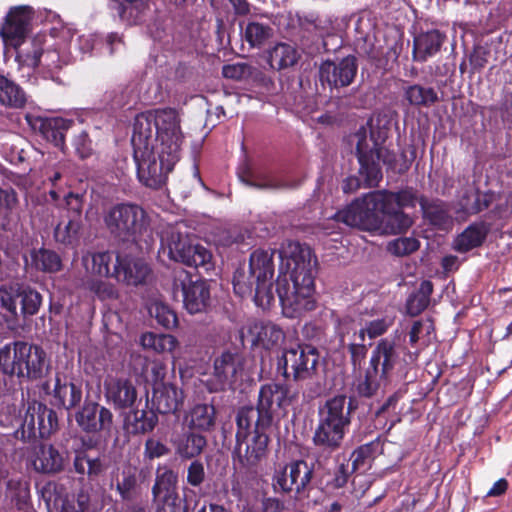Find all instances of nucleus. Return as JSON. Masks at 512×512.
<instances>
[{"label": "nucleus", "instance_id": "f257e3e1", "mask_svg": "<svg viewBox=\"0 0 512 512\" xmlns=\"http://www.w3.org/2000/svg\"><path fill=\"white\" fill-rule=\"evenodd\" d=\"M277 294L286 317H299L315 307L314 276L316 258L311 249L298 242H288L280 250Z\"/></svg>", "mask_w": 512, "mask_h": 512}, {"label": "nucleus", "instance_id": "f03ea898", "mask_svg": "<svg viewBox=\"0 0 512 512\" xmlns=\"http://www.w3.org/2000/svg\"><path fill=\"white\" fill-rule=\"evenodd\" d=\"M389 123L385 115H374L349 138L350 144L356 148L360 164L359 174L368 187L377 186L382 178L380 161L398 172L408 168L407 165L397 168L395 154L384 146L389 133Z\"/></svg>", "mask_w": 512, "mask_h": 512}, {"label": "nucleus", "instance_id": "7ed1b4c3", "mask_svg": "<svg viewBox=\"0 0 512 512\" xmlns=\"http://www.w3.org/2000/svg\"><path fill=\"white\" fill-rule=\"evenodd\" d=\"M332 219L349 227L386 234L406 231L412 219L395 206L378 207L368 203V196L357 199L346 209L337 212Z\"/></svg>", "mask_w": 512, "mask_h": 512}, {"label": "nucleus", "instance_id": "20e7f679", "mask_svg": "<svg viewBox=\"0 0 512 512\" xmlns=\"http://www.w3.org/2000/svg\"><path fill=\"white\" fill-rule=\"evenodd\" d=\"M274 254L272 248L254 250L250 254L247 269L239 268L233 277L235 293L241 297L254 293L255 304L263 309L270 307L275 300L272 282Z\"/></svg>", "mask_w": 512, "mask_h": 512}, {"label": "nucleus", "instance_id": "39448f33", "mask_svg": "<svg viewBox=\"0 0 512 512\" xmlns=\"http://www.w3.org/2000/svg\"><path fill=\"white\" fill-rule=\"evenodd\" d=\"M254 412L246 417L236 416V446L234 465L245 473H255L268 453L269 427L255 422Z\"/></svg>", "mask_w": 512, "mask_h": 512}, {"label": "nucleus", "instance_id": "423d86ee", "mask_svg": "<svg viewBox=\"0 0 512 512\" xmlns=\"http://www.w3.org/2000/svg\"><path fill=\"white\" fill-rule=\"evenodd\" d=\"M104 223L113 236L141 248L142 243L148 246L152 240L148 215L139 205L122 203L111 207L104 215Z\"/></svg>", "mask_w": 512, "mask_h": 512}, {"label": "nucleus", "instance_id": "0eeeda50", "mask_svg": "<svg viewBox=\"0 0 512 512\" xmlns=\"http://www.w3.org/2000/svg\"><path fill=\"white\" fill-rule=\"evenodd\" d=\"M401 347L391 338L379 340L371 352L364 376L357 384L360 395L370 397L385 384L392 372L402 364Z\"/></svg>", "mask_w": 512, "mask_h": 512}, {"label": "nucleus", "instance_id": "6e6552de", "mask_svg": "<svg viewBox=\"0 0 512 512\" xmlns=\"http://www.w3.org/2000/svg\"><path fill=\"white\" fill-rule=\"evenodd\" d=\"M293 397L285 385L279 383H268L260 388L257 407H242L237 415L246 417L254 412L255 422L260 427L271 428L286 414L287 407L291 404Z\"/></svg>", "mask_w": 512, "mask_h": 512}, {"label": "nucleus", "instance_id": "1a4fd4ad", "mask_svg": "<svg viewBox=\"0 0 512 512\" xmlns=\"http://www.w3.org/2000/svg\"><path fill=\"white\" fill-rule=\"evenodd\" d=\"M160 252L169 259L187 266L205 267L209 269L212 254L204 246L193 244L186 233L179 227L166 228L161 235Z\"/></svg>", "mask_w": 512, "mask_h": 512}, {"label": "nucleus", "instance_id": "9d476101", "mask_svg": "<svg viewBox=\"0 0 512 512\" xmlns=\"http://www.w3.org/2000/svg\"><path fill=\"white\" fill-rule=\"evenodd\" d=\"M156 154L158 158H156L153 148L148 145L136 146L134 151L138 178L145 186L153 189H158L165 184L168 173L172 171L179 160L177 157L171 162V165H168V153H161L159 149H156Z\"/></svg>", "mask_w": 512, "mask_h": 512}, {"label": "nucleus", "instance_id": "9b49d317", "mask_svg": "<svg viewBox=\"0 0 512 512\" xmlns=\"http://www.w3.org/2000/svg\"><path fill=\"white\" fill-rule=\"evenodd\" d=\"M319 355L315 347L297 345L285 349L278 357L277 371L284 378L292 377L294 381H304L315 376Z\"/></svg>", "mask_w": 512, "mask_h": 512}, {"label": "nucleus", "instance_id": "f8f14e48", "mask_svg": "<svg viewBox=\"0 0 512 512\" xmlns=\"http://www.w3.org/2000/svg\"><path fill=\"white\" fill-rule=\"evenodd\" d=\"M154 113V128L156 131V149L168 153V165L180 157L183 134L180 127L178 112L172 108L156 109Z\"/></svg>", "mask_w": 512, "mask_h": 512}, {"label": "nucleus", "instance_id": "ddd939ff", "mask_svg": "<svg viewBox=\"0 0 512 512\" xmlns=\"http://www.w3.org/2000/svg\"><path fill=\"white\" fill-rule=\"evenodd\" d=\"M57 425L58 419L54 410L37 401L29 402L22 425L15 431V437L24 442L37 437L48 438L57 429Z\"/></svg>", "mask_w": 512, "mask_h": 512}, {"label": "nucleus", "instance_id": "4468645a", "mask_svg": "<svg viewBox=\"0 0 512 512\" xmlns=\"http://www.w3.org/2000/svg\"><path fill=\"white\" fill-rule=\"evenodd\" d=\"M18 299H21L20 315L24 318L36 314L42 302L41 295L30 287L19 283L0 286V307L13 317H17Z\"/></svg>", "mask_w": 512, "mask_h": 512}, {"label": "nucleus", "instance_id": "2eb2a0df", "mask_svg": "<svg viewBox=\"0 0 512 512\" xmlns=\"http://www.w3.org/2000/svg\"><path fill=\"white\" fill-rule=\"evenodd\" d=\"M173 290L181 291L184 308L190 314L205 312L210 306V286L204 280H193L186 271H180L174 280Z\"/></svg>", "mask_w": 512, "mask_h": 512}, {"label": "nucleus", "instance_id": "dca6fc26", "mask_svg": "<svg viewBox=\"0 0 512 512\" xmlns=\"http://www.w3.org/2000/svg\"><path fill=\"white\" fill-rule=\"evenodd\" d=\"M33 10L30 6L11 7L0 26V36L5 45L18 49L30 30Z\"/></svg>", "mask_w": 512, "mask_h": 512}, {"label": "nucleus", "instance_id": "f3484780", "mask_svg": "<svg viewBox=\"0 0 512 512\" xmlns=\"http://www.w3.org/2000/svg\"><path fill=\"white\" fill-rule=\"evenodd\" d=\"M16 60L21 72V78L23 79H29L34 69L40 64L49 69L61 67L58 51L43 50L42 42L39 38H34L29 47L18 49Z\"/></svg>", "mask_w": 512, "mask_h": 512}, {"label": "nucleus", "instance_id": "a211bd4d", "mask_svg": "<svg viewBox=\"0 0 512 512\" xmlns=\"http://www.w3.org/2000/svg\"><path fill=\"white\" fill-rule=\"evenodd\" d=\"M312 472V468L305 461H294L274 477L273 485L275 489L300 494L309 485Z\"/></svg>", "mask_w": 512, "mask_h": 512}, {"label": "nucleus", "instance_id": "6ab92c4d", "mask_svg": "<svg viewBox=\"0 0 512 512\" xmlns=\"http://www.w3.org/2000/svg\"><path fill=\"white\" fill-rule=\"evenodd\" d=\"M357 69L354 56H347L339 62L325 61L320 66V80L327 83L330 88L346 87L353 82Z\"/></svg>", "mask_w": 512, "mask_h": 512}, {"label": "nucleus", "instance_id": "aec40b11", "mask_svg": "<svg viewBox=\"0 0 512 512\" xmlns=\"http://www.w3.org/2000/svg\"><path fill=\"white\" fill-rule=\"evenodd\" d=\"M28 462L36 472L51 475L62 472L67 459L53 445L39 444L29 453Z\"/></svg>", "mask_w": 512, "mask_h": 512}, {"label": "nucleus", "instance_id": "412c9836", "mask_svg": "<svg viewBox=\"0 0 512 512\" xmlns=\"http://www.w3.org/2000/svg\"><path fill=\"white\" fill-rule=\"evenodd\" d=\"M75 418L82 430L88 433L110 431L113 424L112 412L94 402L86 403Z\"/></svg>", "mask_w": 512, "mask_h": 512}, {"label": "nucleus", "instance_id": "4be33fe9", "mask_svg": "<svg viewBox=\"0 0 512 512\" xmlns=\"http://www.w3.org/2000/svg\"><path fill=\"white\" fill-rule=\"evenodd\" d=\"M149 272L148 265L141 259L130 256H117L112 277L126 285L138 286L145 282Z\"/></svg>", "mask_w": 512, "mask_h": 512}, {"label": "nucleus", "instance_id": "5701e85b", "mask_svg": "<svg viewBox=\"0 0 512 512\" xmlns=\"http://www.w3.org/2000/svg\"><path fill=\"white\" fill-rule=\"evenodd\" d=\"M104 390L106 400L118 409L131 407L137 399L136 388L128 379L107 377Z\"/></svg>", "mask_w": 512, "mask_h": 512}, {"label": "nucleus", "instance_id": "b1692460", "mask_svg": "<svg viewBox=\"0 0 512 512\" xmlns=\"http://www.w3.org/2000/svg\"><path fill=\"white\" fill-rule=\"evenodd\" d=\"M184 399L183 390L173 384H158L153 388L152 406L160 414L175 413L182 407Z\"/></svg>", "mask_w": 512, "mask_h": 512}, {"label": "nucleus", "instance_id": "393cba45", "mask_svg": "<svg viewBox=\"0 0 512 512\" xmlns=\"http://www.w3.org/2000/svg\"><path fill=\"white\" fill-rule=\"evenodd\" d=\"M23 361L20 363L19 378L39 379L48 370L46 353L42 348L25 342Z\"/></svg>", "mask_w": 512, "mask_h": 512}, {"label": "nucleus", "instance_id": "a878e982", "mask_svg": "<svg viewBox=\"0 0 512 512\" xmlns=\"http://www.w3.org/2000/svg\"><path fill=\"white\" fill-rule=\"evenodd\" d=\"M25 268L44 273H57L62 269L58 253L47 248H33L24 255Z\"/></svg>", "mask_w": 512, "mask_h": 512}, {"label": "nucleus", "instance_id": "bb28decb", "mask_svg": "<svg viewBox=\"0 0 512 512\" xmlns=\"http://www.w3.org/2000/svg\"><path fill=\"white\" fill-rule=\"evenodd\" d=\"M184 421L190 430L209 432L216 424V410L212 404L197 403L185 413Z\"/></svg>", "mask_w": 512, "mask_h": 512}, {"label": "nucleus", "instance_id": "cd10ccee", "mask_svg": "<svg viewBox=\"0 0 512 512\" xmlns=\"http://www.w3.org/2000/svg\"><path fill=\"white\" fill-rule=\"evenodd\" d=\"M242 372L243 358L238 353L224 352L214 361V375L220 384L236 381Z\"/></svg>", "mask_w": 512, "mask_h": 512}, {"label": "nucleus", "instance_id": "c85d7f7f", "mask_svg": "<svg viewBox=\"0 0 512 512\" xmlns=\"http://www.w3.org/2000/svg\"><path fill=\"white\" fill-rule=\"evenodd\" d=\"M368 203L378 205V207H385V205L395 206L397 209L405 207H414L416 202H420L417 194L412 189H405L398 193L388 191H376L367 194Z\"/></svg>", "mask_w": 512, "mask_h": 512}, {"label": "nucleus", "instance_id": "c756f323", "mask_svg": "<svg viewBox=\"0 0 512 512\" xmlns=\"http://www.w3.org/2000/svg\"><path fill=\"white\" fill-rule=\"evenodd\" d=\"M319 421L328 422L347 429L350 424V412L345 396H336L319 408Z\"/></svg>", "mask_w": 512, "mask_h": 512}, {"label": "nucleus", "instance_id": "7c9ffc66", "mask_svg": "<svg viewBox=\"0 0 512 512\" xmlns=\"http://www.w3.org/2000/svg\"><path fill=\"white\" fill-rule=\"evenodd\" d=\"M444 40L445 36L438 30L420 33L414 38L413 59L425 62L439 52Z\"/></svg>", "mask_w": 512, "mask_h": 512}, {"label": "nucleus", "instance_id": "2f4dec72", "mask_svg": "<svg viewBox=\"0 0 512 512\" xmlns=\"http://www.w3.org/2000/svg\"><path fill=\"white\" fill-rule=\"evenodd\" d=\"M247 331L253 343L261 344L267 349L279 345L285 337L283 330L271 322H254L247 328Z\"/></svg>", "mask_w": 512, "mask_h": 512}, {"label": "nucleus", "instance_id": "473e14b6", "mask_svg": "<svg viewBox=\"0 0 512 512\" xmlns=\"http://www.w3.org/2000/svg\"><path fill=\"white\" fill-rule=\"evenodd\" d=\"M70 125V120L61 117H38L33 123V127L38 129L47 141L52 142L57 147L63 146L64 133L69 129Z\"/></svg>", "mask_w": 512, "mask_h": 512}, {"label": "nucleus", "instance_id": "72a5a7b5", "mask_svg": "<svg viewBox=\"0 0 512 512\" xmlns=\"http://www.w3.org/2000/svg\"><path fill=\"white\" fill-rule=\"evenodd\" d=\"M81 263L90 277H112L110 266L115 263L113 254L108 251H87L82 255Z\"/></svg>", "mask_w": 512, "mask_h": 512}, {"label": "nucleus", "instance_id": "f704fd0d", "mask_svg": "<svg viewBox=\"0 0 512 512\" xmlns=\"http://www.w3.org/2000/svg\"><path fill=\"white\" fill-rule=\"evenodd\" d=\"M176 453L185 459H190L202 453L207 444L204 436L192 430L172 438Z\"/></svg>", "mask_w": 512, "mask_h": 512}, {"label": "nucleus", "instance_id": "c9c22d12", "mask_svg": "<svg viewBox=\"0 0 512 512\" xmlns=\"http://www.w3.org/2000/svg\"><path fill=\"white\" fill-rule=\"evenodd\" d=\"M345 428L328 422L318 421L313 441L316 446L333 451L340 447L345 435Z\"/></svg>", "mask_w": 512, "mask_h": 512}, {"label": "nucleus", "instance_id": "e433bc0d", "mask_svg": "<svg viewBox=\"0 0 512 512\" xmlns=\"http://www.w3.org/2000/svg\"><path fill=\"white\" fill-rule=\"evenodd\" d=\"M489 228L484 223H473L469 225L454 242L453 248L461 253L468 252L479 247L485 240Z\"/></svg>", "mask_w": 512, "mask_h": 512}, {"label": "nucleus", "instance_id": "4c0bfd02", "mask_svg": "<svg viewBox=\"0 0 512 512\" xmlns=\"http://www.w3.org/2000/svg\"><path fill=\"white\" fill-rule=\"evenodd\" d=\"M25 342L16 341L0 349V371L6 375L19 377L20 363L23 361Z\"/></svg>", "mask_w": 512, "mask_h": 512}, {"label": "nucleus", "instance_id": "58836bf2", "mask_svg": "<svg viewBox=\"0 0 512 512\" xmlns=\"http://www.w3.org/2000/svg\"><path fill=\"white\" fill-rule=\"evenodd\" d=\"M490 200L486 195L473 187H470L459 199V209L456 211L457 218L465 220L469 215H474L488 208Z\"/></svg>", "mask_w": 512, "mask_h": 512}, {"label": "nucleus", "instance_id": "ea45409f", "mask_svg": "<svg viewBox=\"0 0 512 512\" xmlns=\"http://www.w3.org/2000/svg\"><path fill=\"white\" fill-rule=\"evenodd\" d=\"M420 206L424 217L434 226L440 229L452 227L453 219L445 203L440 200L428 202L420 198Z\"/></svg>", "mask_w": 512, "mask_h": 512}, {"label": "nucleus", "instance_id": "a19ab883", "mask_svg": "<svg viewBox=\"0 0 512 512\" xmlns=\"http://www.w3.org/2000/svg\"><path fill=\"white\" fill-rule=\"evenodd\" d=\"M178 476L168 467H159L156 471L155 483L152 486V497L178 495Z\"/></svg>", "mask_w": 512, "mask_h": 512}, {"label": "nucleus", "instance_id": "79ce46f5", "mask_svg": "<svg viewBox=\"0 0 512 512\" xmlns=\"http://www.w3.org/2000/svg\"><path fill=\"white\" fill-rule=\"evenodd\" d=\"M298 58L297 49L288 43H278L269 51V64L276 70L293 66Z\"/></svg>", "mask_w": 512, "mask_h": 512}, {"label": "nucleus", "instance_id": "37998d69", "mask_svg": "<svg viewBox=\"0 0 512 512\" xmlns=\"http://www.w3.org/2000/svg\"><path fill=\"white\" fill-rule=\"evenodd\" d=\"M157 416L153 412L145 410H134L125 418V428L129 433H146L156 426Z\"/></svg>", "mask_w": 512, "mask_h": 512}, {"label": "nucleus", "instance_id": "c03bdc74", "mask_svg": "<svg viewBox=\"0 0 512 512\" xmlns=\"http://www.w3.org/2000/svg\"><path fill=\"white\" fill-rule=\"evenodd\" d=\"M140 344L144 349L156 353H172L178 346V340L170 334H155L146 332L140 337Z\"/></svg>", "mask_w": 512, "mask_h": 512}, {"label": "nucleus", "instance_id": "a18cd8bd", "mask_svg": "<svg viewBox=\"0 0 512 512\" xmlns=\"http://www.w3.org/2000/svg\"><path fill=\"white\" fill-rule=\"evenodd\" d=\"M25 92L13 81L0 75V104L21 108L26 103Z\"/></svg>", "mask_w": 512, "mask_h": 512}, {"label": "nucleus", "instance_id": "49530a36", "mask_svg": "<svg viewBox=\"0 0 512 512\" xmlns=\"http://www.w3.org/2000/svg\"><path fill=\"white\" fill-rule=\"evenodd\" d=\"M54 397L58 405L66 409H71L81 402L82 390L80 386L74 383H61L60 380L57 379L54 388Z\"/></svg>", "mask_w": 512, "mask_h": 512}, {"label": "nucleus", "instance_id": "de8ad7c7", "mask_svg": "<svg viewBox=\"0 0 512 512\" xmlns=\"http://www.w3.org/2000/svg\"><path fill=\"white\" fill-rule=\"evenodd\" d=\"M154 127V113L148 111L142 113L135 118L134 122V134L132 137V143L134 149L136 146L144 147L149 145L148 140L152 137Z\"/></svg>", "mask_w": 512, "mask_h": 512}, {"label": "nucleus", "instance_id": "09e8293b", "mask_svg": "<svg viewBox=\"0 0 512 512\" xmlns=\"http://www.w3.org/2000/svg\"><path fill=\"white\" fill-rule=\"evenodd\" d=\"M246 185L262 190H278L284 187L273 174L264 170L247 171L240 176Z\"/></svg>", "mask_w": 512, "mask_h": 512}, {"label": "nucleus", "instance_id": "8fccbe9b", "mask_svg": "<svg viewBox=\"0 0 512 512\" xmlns=\"http://www.w3.org/2000/svg\"><path fill=\"white\" fill-rule=\"evenodd\" d=\"M433 285L430 281L421 282L417 291L413 292L407 299L406 307L410 315L415 316L425 310L430 302V295Z\"/></svg>", "mask_w": 512, "mask_h": 512}, {"label": "nucleus", "instance_id": "3c124183", "mask_svg": "<svg viewBox=\"0 0 512 512\" xmlns=\"http://www.w3.org/2000/svg\"><path fill=\"white\" fill-rule=\"evenodd\" d=\"M339 335L342 345H346V340L349 341L347 343V347L351 355L353 366H360L362 360L367 354V347L364 345V341H360V339L355 336V331L350 336L349 330H346L344 324L340 326Z\"/></svg>", "mask_w": 512, "mask_h": 512}, {"label": "nucleus", "instance_id": "603ef678", "mask_svg": "<svg viewBox=\"0 0 512 512\" xmlns=\"http://www.w3.org/2000/svg\"><path fill=\"white\" fill-rule=\"evenodd\" d=\"M74 469L80 475L87 474L96 477L103 471V464L99 457H90L86 451H77L74 458Z\"/></svg>", "mask_w": 512, "mask_h": 512}, {"label": "nucleus", "instance_id": "864d4df0", "mask_svg": "<svg viewBox=\"0 0 512 512\" xmlns=\"http://www.w3.org/2000/svg\"><path fill=\"white\" fill-rule=\"evenodd\" d=\"M149 314L157 323L166 329H173L178 324V318L173 309L161 301H153L148 307Z\"/></svg>", "mask_w": 512, "mask_h": 512}, {"label": "nucleus", "instance_id": "5fc2aeb1", "mask_svg": "<svg viewBox=\"0 0 512 512\" xmlns=\"http://www.w3.org/2000/svg\"><path fill=\"white\" fill-rule=\"evenodd\" d=\"M406 99L411 105L430 106L437 100V93L433 88H426L420 85H412L405 90Z\"/></svg>", "mask_w": 512, "mask_h": 512}, {"label": "nucleus", "instance_id": "6e6d98bb", "mask_svg": "<svg viewBox=\"0 0 512 512\" xmlns=\"http://www.w3.org/2000/svg\"><path fill=\"white\" fill-rule=\"evenodd\" d=\"M81 225L82 220L68 217L67 222H61L56 226L54 231L56 241L62 244L72 243L77 238Z\"/></svg>", "mask_w": 512, "mask_h": 512}, {"label": "nucleus", "instance_id": "4d7b16f0", "mask_svg": "<svg viewBox=\"0 0 512 512\" xmlns=\"http://www.w3.org/2000/svg\"><path fill=\"white\" fill-rule=\"evenodd\" d=\"M273 32L270 26L258 22H250L245 29V39L252 47H261Z\"/></svg>", "mask_w": 512, "mask_h": 512}, {"label": "nucleus", "instance_id": "13d9d810", "mask_svg": "<svg viewBox=\"0 0 512 512\" xmlns=\"http://www.w3.org/2000/svg\"><path fill=\"white\" fill-rule=\"evenodd\" d=\"M392 323L393 320L389 317L374 319L368 322L364 328L355 331V336L360 339V341L365 340V334L371 339L379 337L388 330Z\"/></svg>", "mask_w": 512, "mask_h": 512}, {"label": "nucleus", "instance_id": "bf43d9fd", "mask_svg": "<svg viewBox=\"0 0 512 512\" xmlns=\"http://www.w3.org/2000/svg\"><path fill=\"white\" fill-rule=\"evenodd\" d=\"M379 448V442H370L360 446L351 455L353 470L362 468L373 457Z\"/></svg>", "mask_w": 512, "mask_h": 512}, {"label": "nucleus", "instance_id": "052dcab7", "mask_svg": "<svg viewBox=\"0 0 512 512\" xmlns=\"http://www.w3.org/2000/svg\"><path fill=\"white\" fill-rule=\"evenodd\" d=\"M388 251L397 256H404L419 248V241L413 237L398 238L388 244Z\"/></svg>", "mask_w": 512, "mask_h": 512}, {"label": "nucleus", "instance_id": "680f3d73", "mask_svg": "<svg viewBox=\"0 0 512 512\" xmlns=\"http://www.w3.org/2000/svg\"><path fill=\"white\" fill-rule=\"evenodd\" d=\"M155 512H180L181 499L178 495L162 496L152 498Z\"/></svg>", "mask_w": 512, "mask_h": 512}, {"label": "nucleus", "instance_id": "e2e57ef3", "mask_svg": "<svg viewBox=\"0 0 512 512\" xmlns=\"http://www.w3.org/2000/svg\"><path fill=\"white\" fill-rule=\"evenodd\" d=\"M17 197L12 189L0 188V216L6 217L16 206Z\"/></svg>", "mask_w": 512, "mask_h": 512}, {"label": "nucleus", "instance_id": "0e129e2a", "mask_svg": "<svg viewBox=\"0 0 512 512\" xmlns=\"http://www.w3.org/2000/svg\"><path fill=\"white\" fill-rule=\"evenodd\" d=\"M250 73V67L245 63H235L223 66L222 74L225 78L239 80Z\"/></svg>", "mask_w": 512, "mask_h": 512}, {"label": "nucleus", "instance_id": "69168bd1", "mask_svg": "<svg viewBox=\"0 0 512 512\" xmlns=\"http://www.w3.org/2000/svg\"><path fill=\"white\" fill-rule=\"evenodd\" d=\"M66 205L68 210V217L78 218L82 220V198L78 194L69 193L66 197Z\"/></svg>", "mask_w": 512, "mask_h": 512}, {"label": "nucleus", "instance_id": "338daca9", "mask_svg": "<svg viewBox=\"0 0 512 512\" xmlns=\"http://www.w3.org/2000/svg\"><path fill=\"white\" fill-rule=\"evenodd\" d=\"M204 475L203 464L198 461H194L188 468L187 481L192 486H198L203 482Z\"/></svg>", "mask_w": 512, "mask_h": 512}, {"label": "nucleus", "instance_id": "774afa93", "mask_svg": "<svg viewBox=\"0 0 512 512\" xmlns=\"http://www.w3.org/2000/svg\"><path fill=\"white\" fill-rule=\"evenodd\" d=\"M136 484V478L131 474H124L123 478L120 482L117 483L116 489L119 492L122 499H130L131 492L134 489Z\"/></svg>", "mask_w": 512, "mask_h": 512}]
</instances>
